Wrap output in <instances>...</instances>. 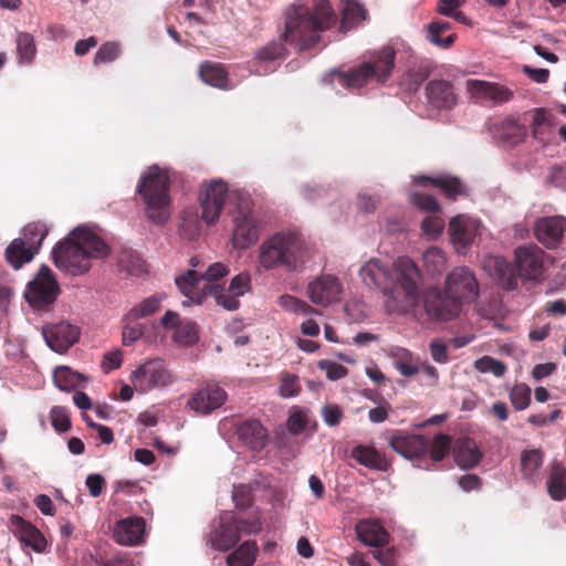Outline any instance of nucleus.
Returning a JSON list of instances; mask_svg holds the SVG:
<instances>
[{
  "label": "nucleus",
  "mask_w": 566,
  "mask_h": 566,
  "mask_svg": "<svg viewBox=\"0 0 566 566\" xmlns=\"http://www.w3.org/2000/svg\"><path fill=\"white\" fill-rule=\"evenodd\" d=\"M340 12V30L348 31L368 17L367 10L356 0H307L294 3L285 11L284 42L300 51L310 50L321 41V33L336 25Z\"/></svg>",
  "instance_id": "f257e3e1"
},
{
  "label": "nucleus",
  "mask_w": 566,
  "mask_h": 566,
  "mask_svg": "<svg viewBox=\"0 0 566 566\" xmlns=\"http://www.w3.org/2000/svg\"><path fill=\"white\" fill-rule=\"evenodd\" d=\"M369 287L379 289L386 296L390 312L406 313L413 308L420 296V272L409 256H400L392 272L380 260H369L359 272Z\"/></svg>",
  "instance_id": "f03ea898"
},
{
  "label": "nucleus",
  "mask_w": 566,
  "mask_h": 566,
  "mask_svg": "<svg viewBox=\"0 0 566 566\" xmlns=\"http://www.w3.org/2000/svg\"><path fill=\"white\" fill-rule=\"evenodd\" d=\"M109 253L108 245L93 231L77 227L52 251L55 266L71 275H82L92 268V260Z\"/></svg>",
  "instance_id": "7ed1b4c3"
},
{
  "label": "nucleus",
  "mask_w": 566,
  "mask_h": 566,
  "mask_svg": "<svg viewBox=\"0 0 566 566\" xmlns=\"http://www.w3.org/2000/svg\"><path fill=\"white\" fill-rule=\"evenodd\" d=\"M310 260L308 248L292 232H277L259 247L258 263L265 271L283 269L300 273Z\"/></svg>",
  "instance_id": "20e7f679"
},
{
  "label": "nucleus",
  "mask_w": 566,
  "mask_h": 566,
  "mask_svg": "<svg viewBox=\"0 0 566 566\" xmlns=\"http://www.w3.org/2000/svg\"><path fill=\"white\" fill-rule=\"evenodd\" d=\"M546 253L535 244L518 247L514 252V263L517 270L504 258L496 256L492 260L494 275L505 290H515L518 285V276L525 280H538L545 270Z\"/></svg>",
  "instance_id": "39448f33"
},
{
  "label": "nucleus",
  "mask_w": 566,
  "mask_h": 566,
  "mask_svg": "<svg viewBox=\"0 0 566 566\" xmlns=\"http://www.w3.org/2000/svg\"><path fill=\"white\" fill-rule=\"evenodd\" d=\"M145 205V212L156 224L165 223L170 216V178L168 171L157 165L148 167L136 187Z\"/></svg>",
  "instance_id": "423d86ee"
},
{
  "label": "nucleus",
  "mask_w": 566,
  "mask_h": 566,
  "mask_svg": "<svg viewBox=\"0 0 566 566\" xmlns=\"http://www.w3.org/2000/svg\"><path fill=\"white\" fill-rule=\"evenodd\" d=\"M135 390L145 394L156 388H165L175 381L171 370L160 358L149 359L139 365L130 375Z\"/></svg>",
  "instance_id": "0eeeda50"
},
{
  "label": "nucleus",
  "mask_w": 566,
  "mask_h": 566,
  "mask_svg": "<svg viewBox=\"0 0 566 566\" xmlns=\"http://www.w3.org/2000/svg\"><path fill=\"white\" fill-rule=\"evenodd\" d=\"M60 293L59 284L50 268L42 264L34 279L29 282L24 296L35 310H42L53 304Z\"/></svg>",
  "instance_id": "6e6552de"
},
{
  "label": "nucleus",
  "mask_w": 566,
  "mask_h": 566,
  "mask_svg": "<svg viewBox=\"0 0 566 566\" xmlns=\"http://www.w3.org/2000/svg\"><path fill=\"white\" fill-rule=\"evenodd\" d=\"M228 198V185L222 180H212L202 185L199 192L201 219L208 224H214L222 212Z\"/></svg>",
  "instance_id": "1a4fd4ad"
},
{
  "label": "nucleus",
  "mask_w": 566,
  "mask_h": 566,
  "mask_svg": "<svg viewBox=\"0 0 566 566\" xmlns=\"http://www.w3.org/2000/svg\"><path fill=\"white\" fill-rule=\"evenodd\" d=\"M446 290L458 298L461 305L464 302H473L479 295L478 281L467 266L455 268L448 274Z\"/></svg>",
  "instance_id": "9d476101"
},
{
  "label": "nucleus",
  "mask_w": 566,
  "mask_h": 566,
  "mask_svg": "<svg viewBox=\"0 0 566 566\" xmlns=\"http://www.w3.org/2000/svg\"><path fill=\"white\" fill-rule=\"evenodd\" d=\"M424 308L427 314L437 321H450L461 311V304L446 290L430 289L424 294Z\"/></svg>",
  "instance_id": "9b49d317"
},
{
  "label": "nucleus",
  "mask_w": 566,
  "mask_h": 566,
  "mask_svg": "<svg viewBox=\"0 0 566 566\" xmlns=\"http://www.w3.org/2000/svg\"><path fill=\"white\" fill-rule=\"evenodd\" d=\"M343 285L340 281L332 274H322L312 281L307 286V296L319 306H328L340 300Z\"/></svg>",
  "instance_id": "f8f14e48"
},
{
  "label": "nucleus",
  "mask_w": 566,
  "mask_h": 566,
  "mask_svg": "<svg viewBox=\"0 0 566 566\" xmlns=\"http://www.w3.org/2000/svg\"><path fill=\"white\" fill-rule=\"evenodd\" d=\"M566 232V218L563 216L542 217L535 221L534 235L546 249L559 247Z\"/></svg>",
  "instance_id": "ddd939ff"
},
{
  "label": "nucleus",
  "mask_w": 566,
  "mask_h": 566,
  "mask_svg": "<svg viewBox=\"0 0 566 566\" xmlns=\"http://www.w3.org/2000/svg\"><path fill=\"white\" fill-rule=\"evenodd\" d=\"M80 328L67 322L49 325L43 328L48 346L59 354L66 353L80 339Z\"/></svg>",
  "instance_id": "4468645a"
},
{
  "label": "nucleus",
  "mask_w": 566,
  "mask_h": 566,
  "mask_svg": "<svg viewBox=\"0 0 566 566\" xmlns=\"http://www.w3.org/2000/svg\"><path fill=\"white\" fill-rule=\"evenodd\" d=\"M260 235L259 221L250 211L239 209L233 218L232 243L235 249H248Z\"/></svg>",
  "instance_id": "2eb2a0df"
},
{
  "label": "nucleus",
  "mask_w": 566,
  "mask_h": 566,
  "mask_svg": "<svg viewBox=\"0 0 566 566\" xmlns=\"http://www.w3.org/2000/svg\"><path fill=\"white\" fill-rule=\"evenodd\" d=\"M389 446L406 459H417L428 452L430 441L424 436L398 430L389 438Z\"/></svg>",
  "instance_id": "dca6fc26"
},
{
  "label": "nucleus",
  "mask_w": 566,
  "mask_h": 566,
  "mask_svg": "<svg viewBox=\"0 0 566 566\" xmlns=\"http://www.w3.org/2000/svg\"><path fill=\"white\" fill-rule=\"evenodd\" d=\"M227 400V392L216 384H207L192 394L188 407L200 415H209Z\"/></svg>",
  "instance_id": "f3484780"
},
{
  "label": "nucleus",
  "mask_w": 566,
  "mask_h": 566,
  "mask_svg": "<svg viewBox=\"0 0 566 566\" xmlns=\"http://www.w3.org/2000/svg\"><path fill=\"white\" fill-rule=\"evenodd\" d=\"M217 293L213 294L218 305L227 311H235L240 306L239 298L251 290V275L248 272H241L233 276L227 291L216 284Z\"/></svg>",
  "instance_id": "a211bd4d"
},
{
  "label": "nucleus",
  "mask_w": 566,
  "mask_h": 566,
  "mask_svg": "<svg viewBox=\"0 0 566 566\" xmlns=\"http://www.w3.org/2000/svg\"><path fill=\"white\" fill-rule=\"evenodd\" d=\"M201 274L197 270H188L185 274L176 277L175 282L179 291L191 302L202 304L207 295L217 293L216 284H205L200 287Z\"/></svg>",
  "instance_id": "6ab92c4d"
},
{
  "label": "nucleus",
  "mask_w": 566,
  "mask_h": 566,
  "mask_svg": "<svg viewBox=\"0 0 566 566\" xmlns=\"http://www.w3.org/2000/svg\"><path fill=\"white\" fill-rule=\"evenodd\" d=\"M232 515L220 517L219 526L209 534L208 544L220 552H228L240 541L239 528Z\"/></svg>",
  "instance_id": "aec40b11"
},
{
  "label": "nucleus",
  "mask_w": 566,
  "mask_h": 566,
  "mask_svg": "<svg viewBox=\"0 0 566 566\" xmlns=\"http://www.w3.org/2000/svg\"><path fill=\"white\" fill-rule=\"evenodd\" d=\"M146 522L139 516H129L115 523L113 538L124 546H135L143 542Z\"/></svg>",
  "instance_id": "412c9836"
},
{
  "label": "nucleus",
  "mask_w": 566,
  "mask_h": 566,
  "mask_svg": "<svg viewBox=\"0 0 566 566\" xmlns=\"http://www.w3.org/2000/svg\"><path fill=\"white\" fill-rule=\"evenodd\" d=\"M10 528L25 546L31 547L36 553H43L45 551L48 542L44 535L23 517L11 515Z\"/></svg>",
  "instance_id": "4be33fe9"
},
{
  "label": "nucleus",
  "mask_w": 566,
  "mask_h": 566,
  "mask_svg": "<svg viewBox=\"0 0 566 566\" xmlns=\"http://www.w3.org/2000/svg\"><path fill=\"white\" fill-rule=\"evenodd\" d=\"M468 88L473 97L490 101L494 105L507 103L514 96L513 91L509 87L481 80L468 81Z\"/></svg>",
  "instance_id": "5701e85b"
},
{
  "label": "nucleus",
  "mask_w": 566,
  "mask_h": 566,
  "mask_svg": "<svg viewBox=\"0 0 566 566\" xmlns=\"http://www.w3.org/2000/svg\"><path fill=\"white\" fill-rule=\"evenodd\" d=\"M238 439L253 451L263 450L269 442V432L261 421L248 419L237 426Z\"/></svg>",
  "instance_id": "b1692460"
},
{
  "label": "nucleus",
  "mask_w": 566,
  "mask_h": 566,
  "mask_svg": "<svg viewBox=\"0 0 566 566\" xmlns=\"http://www.w3.org/2000/svg\"><path fill=\"white\" fill-rule=\"evenodd\" d=\"M395 50L386 45L371 53L369 60L364 63L371 65L375 81L379 84H384L390 77L395 67Z\"/></svg>",
  "instance_id": "393cba45"
},
{
  "label": "nucleus",
  "mask_w": 566,
  "mask_h": 566,
  "mask_svg": "<svg viewBox=\"0 0 566 566\" xmlns=\"http://www.w3.org/2000/svg\"><path fill=\"white\" fill-rule=\"evenodd\" d=\"M358 538L367 546L384 547L389 543L390 535L377 520H363L356 525Z\"/></svg>",
  "instance_id": "a878e982"
},
{
  "label": "nucleus",
  "mask_w": 566,
  "mask_h": 566,
  "mask_svg": "<svg viewBox=\"0 0 566 566\" xmlns=\"http://www.w3.org/2000/svg\"><path fill=\"white\" fill-rule=\"evenodd\" d=\"M476 220L467 216H457L449 223V233L453 243L467 248L478 233Z\"/></svg>",
  "instance_id": "bb28decb"
},
{
  "label": "nucleus",
  "mask_w": 566,
  "mask_h": 566,
  "mask_svg": "<svg viewBox=\"0 0 566 566\" xmlns=\"http://www.w3.org/2000/svg\"><path fill=\"white\" fill-rule=\"evenodd\" d=\"M415 182L419 186L427 187L432 186L439 188L448 198L455 200L458 196H465L467 188L458 177L453 176H439L428 177L418 176L415 178Z\"/></svg>",
  "instance_id": "cd10ccee"
},
{
  "label": "nucleus",
  "mask_w": 566,
  "mask_h": 566,
  "mask_svg": "<svg viewBox=\"0 0 566 566\" xmlns=\"http://www.w3.org/2000/svg\"><path fill=\"white\" fill-rule=\"evenodd\" d=\"M491 130L502 143L515 146L522 143L527 134L524 125L518 124L513 117H506L492 124Z\"/></svg>",
  "instance_id": "c85d7f7f"
},
{
  "label": "nucleus",
  "mask_w": 566,
  "mask_h": 566,
  "mask_svg": "<svg viewBox=\"0 0 566 566\" xmlns=\"http://www.w3.org/2000/svg\"><path fill=\"white\" fill-rule=\"evenodd\" d=\"M429 102L437 108H451L457 104V95L450 82L444 80L430 81L426 87Z\"/></svg>",
  "instance_id": "c756f323"
},
{
  "label": "nucleus",
  "mask_w": 566,
  "mask_h": 566,
  "mask_svg": "<svg viewBox=\"0 0 566 566\" xmlns=\"http://www.w3.org/2000/svg\"><path fill=\"white\" fill-rule=\"evenodd\" d=\"M350 455L359 464L368 469L386 472L390 467V463L386 459L385 454L379 452L373 446L358 444L353 448Z\"/></svg>",
  "instance_id": "7c9ffc66"
},
{
  "label": "nucleus",
  "mask_w": 566,
  "mask_h": 566,
  "mask_svg": "<svg viewBox=\"0 0 566 566\" xmlns=\"http://www.w3.org/2000/svg\"><path fill=\"white\" fill-rule=\"evenodd\" d=\"M35 254V250L29 248L24 239L21 238L12 240L4 251L6 261L14 270H19L23 264L31 262Z\"/></svg>",
  "instance_id": "2f4dec72"
},
{
  "label": "nucleus",
  "mask_w": 566,
  "mask_h": 566,
  "mask_svg": "<svg viewBox=\"0 0 566 566\" xmlns=\"http://www.w3.org/2000/svg\"><path fill=\"white\" fill-rule=\"evenodd\" d=\"M373 69L370 64H365L364 62L349 70L346 73L338 74V83L347 88L356 90L361 88L367 85L369 82L375 81L373 76Z\"/></svg>",
  "instance_id": "473e14b6"
},
{
  "label": "nucleus",
  "mask_w": 566,
  "mask_h": 566,
  "mask_svg": "<svg viewBox=\"0 0 566 566\" xmlns=\"http://www.w3.org/2000/svg\"><path fill=\"white\" fill-rule=\"evenodd\" d=\"M482 453L473 439L465 438L459 441L455 448V461L464 470H469L479 464Z\"/></svg>",
  "instance_id": "72a5a7b5"
},
{
  "label": "nucleus",
  "mask_w": 566,
  "mask_h": 566,
  "mask_svg": "<svg viewBox=\"0 0 566 566\" xmlns=\"http://www.w3.org/2000/svg\"><path fill=\"white\" fill-rule=\"evenodd\" d=\"M452 25L448 21L438 20L428 24V39L431 43L442 49L450 48L455 39V33H450Z\"/></svg>",
  "instance_id": "f704fd0d"
},
{
  "label": "nucleus",
  "mask_w": 566,
  "mask_h": 566,
  "mask_svg": "<svg viewBox=\"0 0 566 566\" xmlns=\"http://www.w3.org/2000/svg\"><path fill=\"white\" fill-rule=\"evenodd\" d=\"M544 461V453L539 449L524 450L521 454V471L523 478L531 483H536L537 471Z\"/></svg>",
  "instance_id": "c9c22d12"
},
{
  "label": "nucleus",
  "mask_w": 566,
  "mask_h": 566,
  "mask_svg": "<svg viewBox=\"0 0 566 566\" xmlns=\"http://www.w3.org/2000/svg\"><path fill=\"white\" fill-rule=\"evenodd\" d=\"M258 552L255 541H245L228 555L227 563L229 566H251L255 562Z\"/></svg>",
  "instance_id": "e433bc0d"
},
{
  "label": "nucleus",
  "mask_w": 566,
  "mask_h": 566,
  "mask_svg": "<svg viewBox=\"0 0 566 566\" xmlns=\"http://www.w3.org/2000/svg\"><path fill=\"white\" fill-rule=\"evenodd\" d=\"M547 492L555 501H562L566 497V469L560 463H555L552 467L547 481Z\"/></svg>",
  "instance_id": "4c0bfd02"
},
{
  "label": "nucleus",
  "mask_w": 566,
  "mask_h": 566,
  "mask_svg": "<svg viewBox=\"0 0 566 566\" xmlns=\"http://www.w3.org/2000/svg\"><path fill=\"white\" fill-rule=\"evenodd\" d=\"M201 80L214 87L224 88L228 81V73L219 63L203 62L199 69Z\"/></svg>",
  "instance_id": "58836bf2"
},
{
  "label": "nucleus",
  "mask_w": 566,
  "mask_h": 566,
  "mask_svg": "<svg viewBox=\"0 0 566 566\" xmlns=\"http://www.w3.org/2000/svg\"><path fill=\"white\" fill-rule=\"evenodd\" d=\"M426 271L432 275L441 274L447 269L446 253L438 247L428 248L422 254Z\"/></svg>",
  "instance_id": "ea45409f"
},
{
  "label": "nucleus",
  "mask_w": 566,
  "mask_h": 566,
  "mask_svg": "<svg viewBox=\"0 0 566 566\" xmlns=\"http://www.w3.org/2000/svg\"><path fill=\"white\" fill-rule=\"evenodd\" d=\"M48 228L42 222H32L24 227L23 238L25 244L38 253L43 240L48 235Z\"/></svg>",
  "instance_id": "a19ab883"
},
{
  "label": "nucleus",
  "mask_w": 566,
  "mask_h": 566,
  "mask_svg": "<svg viewBox=\"0 0 566 566\" xmlns=\"http://www.w3.org/2000/svg\"><path fill=\"white\" fill-rule=\"evenodd\" d=\"M36 54V46L32 34L20 32L17 36V55L20 63L30 64Z\"/></svg>",
  "instance_id": "79ce46f5"
},
{
  "label": "nucleus",
  "mask_w": 566,
  "mask_h": 566,
  "mask_svg": "<svg viewBox=\"0 0 566 566\" xmlns=\"http://www.w3.org/2000/svg\"><path fill=\"white\" fill-rule=\"evenodd\" d=\"M81 379L82 376L78 373L73 371L66 366L56 367L53 374L55 386L64 391L73 390Z\"/></svg>",
  "instance_id": "37998d69"
},
{
  "label": "nucleus",
  "mask_w": 566,
  "mask_h": 566,
  "mask_svg": "<svg viewBox=\"0 0 566 566\" xmlns=\"http://www.w3.org/2000/svg\"><path fill=\"white\" fill-rule=\"evenodd\" d=\"M163 298L164 295L159 294L145 298L128 312V318H143L155 314L160 308Z\"/></svg>",
  "instance_id": "c03bdc74"
},
{
  "label": "nucleus",
  "mask_w": 566,
  "mask_h": 566,
  "mask_svg": "<svg viewBox=\"0 0 566 566\" xmlns=\"http://www.w3.org/2000/svg\"><path fill=\"white\" fill-rule=\"evenodd\" d=\"M287 50L281 41H270L255 52V59L260 62H272L286 56Z\"/></svg>",
  "instance_id": "a18cd8bd"
},
{
  "label": "nucleus",
  "mask_w": 566,
  "mask_h": 566,
  "mask_svg": "<svg viewBox=\"0 0 566 566\" xmlns=\"http://www.w3.org/2000/svg\"><path fill=\"white\" fill-rule=\"evenodd\" d=\"M532 390L526 384H515L510 392L509 398L515 410H525L531 403Z\"/></svg>",
  "instance_id": "49530a36"
},
{
  "label": "nucleus",
  "mask_w": 566,
  "mask_h": 566,
  "mask_svg": "<svg viewBox=\"0 0 566 566\" xmlns=\"http://www.w3.org/2000/svg\"><path fill=\"white\" fill-rule=\"evenodd\" d=\"M279 304L285 311L295 314L308 315L316 312L308 303L290 294L281 295Z\"/></svg>",
  "instance_id": "de8ad7c7"
},
{
  "label": "nucleus",
  "mask_w": 566,
  "mask_h": 566,
  "mask_svg": "<svg viewBox=\"0 0 566 566\" xmlns=\"http://www.w3.org/2000/svg\"><path fill=\"white\" fill-rule=\"evenodd\" d=\"M451 438L448 434H437L429 446L430 458L432 461H441L450 451Z\"/></svg>",
  "instance_id": "09e8293b"
},
{
  "label": "nucleus",
  "mask_w": 566,
  "mask_h": 566,
  "mask_svg": "<svg viewBox=\"0 0 566 566\" xmlns=\"http://www.w3.org/2000/svg\"><path fill=\"white\" fill-rule=\"evenodd\" d=\"M474 368L480 373H491L496 377H502L506 373L505 364L491 356H483L476 359Z\"/></svg>",
  "instance_id": "8fccbe9b"
},
{
  "label": "nucleus",
  "mask_w": 566,
  "mask_h": 566,
  "mask_svg": "<svg viewBox=\"0 0 566 566\" xmlns=\"http://www.w3.org/2000/svg\"><path fill=\"white\" fill-rule=\"evenodd\" d=\"M253 485L252 484H239L234 485L232 491V500L235 507L239 510H248L253 503Z\"/></svg>",
  "instance_id": "3c124183"
},
{
  "label": "nucleus",
  "mask_w": 566,
  "mask_h": 566,
  "mask_svg": "<svg viewBox=\"0 0 566 566\" xmlns=\"http://www.w3.org/2000/svg\"><path fill=\"white\" fill-rule=\"evenodd\" d=\"M139 318L129 319L128 313L125 316V326L123 327V344L129 346L144 335V325L138 322Z\"/></svg>",
  "instance_id": "603ef678"
},
{
  "label": "nucleus",
  "mask_w": 566,
  "mask_h": 566,
  "mask_svg": "<svg viewBox=\"0 0 566 566\" xmlns=\"http://www.w3.org/2000/svg\"><path fill=\"white\" fill-rule=\"evenodd\" d=\"M120 54V45L117 42L103 43L95 53L93 64L99 65L102 63H111L115 61Z\"/></svg>",
  "instance_id": "864d4df0"
},
{
  "label": "nucleus",
  "mask_w": 566,
  "mask_h": 566,
  "mask_svg": "<svg viewBox=\"0 0 566 566\" xmlns=\"http://www.w3.org/2000/svg\"><path fill=\"white\" fill-rule=\"evenodd\" d=\"M410 202L421 211L438 212L440 205L436 197L423 192H412L410 195Z\"/></svg>",
  "instance_id": "5fc2aeb1"
},
{
  "label": "nucleus",
  "mask_w": 566,
  "mask_h": 566,
  "mask_svg": "<svg viewBox=\"0 0 566 566\" xmlns=\"http://www.w3.org/2000/svg\"><path fill=\"white\" fill-rule=\"evenodd\" d=\"M175 337L181 344H195L198 339L197 324L195 322L180 323L176 327Z\"/></svg>",
  "instance_id": "6e6d98bb"
},
{
  "label": "nucleus",
  "mask_w": 566,
  "mask_h": 566,
  "mask_svg": "<svg viewBox=\"0 0 566 566\" xmlns=\"http://www.w3.org/2000/svg\"><path fill=\"white\" fill-rule=\"evenodd\" d=\"M51 423L55 431L62 433L71 428V420L67 410L64 407L55 406L50 412Z\"/></svg>",
  "instance_id": "4d7b16f0"
},
{
  "label": "nucleus",
  "mask_w": 566,
  "mask_h": 566,
  "mask_svg": "<svg viewBox=\"0 0 566 566\" xmlns=\"http://www.w3.org/2000/svg\"><path fill=\"white\" fill-rule=\"evenodd\" d=\"M308 424L310 417L304 410H294L287 419V429L294 436L305 431Z\"/></svg>",
  "instance_id": "13d9d810"
},
{
  "label": "nucleus",
  "mask_w": 566,
  "mask_h": 566,
  "mask_svg": "<svg viewBox=\"0 0 566 566\" xmlns=\"http://www.w3.org/2000/svg\"><path fill=\"white\" fill-rule=\"evenodd\" d=\"M397 370L405 377H411L420 373V367L412 361L410 352L403 349L402 354L395 361Z\"/></svg>",
  "instance_id": "bf43d9fd"
},
{
  "label": "nucleus",
  "mask_w": 566,
  "mask_h": 566,
  "mask_svg": "<svg viewBox=\"0 0 566 566\" xmlns=\"http://www.w3.org/2000/svg\"><path fill=\"white\" fill-rule=\"evenodd\" d=\"M230 272L229 266L221 262H214L210 264L205 272H200L201 279L206 281V284H214L213 282L228 275Z\"/></svg>",
  "instance_id": "052dcab7"
},
{
  "label": "nucleus",
  "mask_w": 566,
  "mask_h": 566,
  "mask_svg": "<svg viewBox=\"0 0 566 566\" xmlns=\"http://www.w3.org/2000/svg\"><path fill=\"white\" fill-rule=\"evenodd\" d=\"M318 368L324 370L331 380L342 379L348 374V369L345 366L327 359L319 360Z\"/></svg>",
  "instance_id": "680f3d73"
},
{
  "label": "nucleus",
  "mask_w": 566,
  "mask_h": 566,
  "mask_svg": "<svg viewBox=\"0 0 566 566\" xmlns=\"http://www.w3.org/2000/svg\"><path fill=\"white\" fill-rule=\"evenodd\" d=\"M300 385L297 382V377L291 374H283L281 377L280 384V395L282 397H293L296 396L300 391Z\"/></svg>",
  "instance_id": "e2e57ef3"
},
{
  "label": "nucleus",
  "mask_w": 566,
  "mask_h": 566,
  "mask_svg": "<svg viewBox=\"0 0 566 566\" xmlns=\"http://www.w3.org/2000/svg\"><path fill=\"white\" fill-rule=\"evenodd\" d=\"M232 518L233 521H235V523L238 524V528H239V534H245V535H251V534H258L262 531V521L260 518V516H256L252 520H243V518H238L235 517L234 515H232Z\"/></svg>",
  "instance_id": "0e129e2a"
},
{
  "label": "nucleus",
  "mask_w": 566,
  "mask_h": 566,
  "mask_svg": "<svg viewBox=\"0 0 566 566\" xmlns=\"http://www.w3.org/2000/svg\"><path fill=\"white\" fill-rule=\"evenodd\" d=\"M430 355L432 359L438 364H446L449 360L448 347L447 344L440 339L434 338L430 342L429 345Z\"/></svg>",
  "instance_id": "69168bd1"
},
{
  "label": "nucleus",
  "mask_w": 566,
  "mask_h": 566,
  "mask_svg": "<svg viewBox=\"0 0 566 566\" xmlns=\"http://www.w3.org/2000/svg\"><path fill=\"white\" fill-rule=\"evenodd\" d=\"M123 363L122 353L119 350L107 352L102 360V369L105 374H108L113 369L120 367Z\"/></svg>",
  "instance_id": "338daca9"
},
{
  "label": "nucleus",
  "mask_w": 566,
  "mask_h": 566,
  "mask_svg": "<svg viewBox=\"0 0 566 566\" xmlns=\"http://www.w3.org/2000/svg\"><path fill=\"white\" fill-rule=\"evenodd\" d=\"M421 228L426 234L438 237L443 230V221L437 217H427L422 220Z\"/></svg>",
  "instance_id": "774afa93"
}]
</instances>
